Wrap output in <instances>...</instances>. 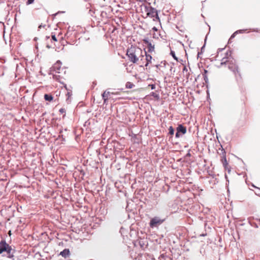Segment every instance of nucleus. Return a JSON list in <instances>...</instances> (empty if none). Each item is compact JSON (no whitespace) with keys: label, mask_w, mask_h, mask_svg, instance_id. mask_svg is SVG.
<instances>
[{"label":"nucleus","mask_w":260,"mask_h":260,"mask_svg":"<svg viewBox=\"0 0 260 260\" xmlns=\"http://www.w3.org/2000/svg\"><path fill=\"white\" fill-rule=\"evenodd\" d=\"M143 54V51L142 49L137 46H132L126 51V55L128 58V60L133 63L137 64L139 66H142L143 63L142 61Z\"/></svg>","instance_id":"obj_1"},{"label":"nucleus","mask_w":260,"mask_h":260,"mask_svg":"<svg viewBox=\"0 0 260 260\" xmlns=\"http://www.w3.org/2000/svg\"><path fill=\"white\" fill-rule=\"evenodd\" d=\"M220 64L221 66L225 65V66H227L230 70L232 71L235 74L237 80L242 79L241 75L235 60L229 58H223Z\"/></svg>","instance_id":"obj_2"},{"label":"nucleus","mask_w":260,"mask_h":260,"mask_svg":"<svg viewBox=\"0 0 260 260\" xmlns=\"http://www.w3.org/2000/svg\"><path fill=\"white\" fill-rule=\"evenodd\" d=\"M145 12L146 13V17H150L153 18V21L160 22V19L158 16L157 10L151 7L145 6Z\"/></svg>","instance_id":"obj_3"},{"label":"nucleus","mask_w":260,"mask_h":260,"mask_svg":"<svg viewBox=\"0 0 260 260\" xmlns=\"http://www.w3.org/2000/svg\"><path fill=\"white\" fill-rule=\"evenodd\" d=\"M12 250L11 247L5 241L0 242V254L6 252L8 257L12 258L14 256L13 254L11 252Z\"/></svg>","instance_id":"obj_4"},{"label":"nucleus","mask_w":260,"mask_h":260,"mask_svg":"<svg viewBox=\"0 0 260 260\" xmlns=\"http://www.w3.org/2000/svg\"><path fill=\"white\" fill-rule=\"evenodd\" d=\"M152 59V57L150 55L147 54L146 51H144V52H143V58H142V61L143 63H142V66L140 67L145 66L146 70H147L148 69V67L149 64L151 63Z\"/></svg>","instance_id":"obj_5"},{"label":"nucleus","mask_w":260,"mask_h":260,"mask_svg":"<svg viewBox=\"0 0 260 260\" xmlns=\"http://www.w3.org/2000/svg\"><path fill=\"white\" fill-rule=\"evenodd\" d=\"M52 70L55 72V73L61 74V72H63V71H66L62 67H61V63L60 61H57L56 63L54 64L53 67H52Z\"/></svg>","instance_id":"obj_6"},{"label":"nucleus","mask_w":260,"mask_h":260,"mask_svg":"<svg viewBox=\"0 0 260 260\" xmlns=\"http://www.w3.org/2000/svg\"><path fill=\"white\" fill-rule=\"evenodd\" d=\"M114 94H118V92H113L107 91H104L102 94V98L104 100V103L106 104L109 99H112L113 98L112 95Z\"/></svg>","instance_id":"obj_7"},{"label":"nucleus","mask_w":260,"mask_h":260,"mask_svg":"<svg viewBox=\"0 0 260 260\" xmlns=\"http://www.w3.org/2000/svg\"><path fill=\"white\" fill-rule=\"evenodd\" d=\"M47 40H49L51 41L50 44H47V47L48 48H54L56 46V42H57V39L55 35H51V38L50 37H46Z\"/></svg>","instance_id":"obj_8"},{"label":"nucleus","mask_w":260,"mask_h":260,"mask_svg":"<svg viewBox=\"0 0 260 260\" xmlns=\"http://www.w3.org/2000/svg\"><path fill=\"white\" fill-rule=\"evenodd\" d=\"M65 76L66 71H63V72H61V74L55 73L53 74V78L60 83H63V80L65 79Z\"/></svg>","instance_id":"obj_9"},{"label":"nucleus","mask_w":260,"mask_h":260,"mask_svg":"<svg viewBox=\"0 0 260 260\" xmlns=\"http://www.w3.org/2000/svg\"><path fill=\"white\" fill-rule=\"evenodd\" d=\"M220 160H221L225 170H227L228 171V172L230 173L231 172L230 167L229 166L228 162L227 161L225 151H224L222 153V156H221Z\"/></svg>","instance_id":"obj_10"},{"label":"nucleus","mask_w":260,"mask_h":260,"mask_svg":"<svg viewBox=\"0 0 260 260\" xmlns=\"http://www.w3.org/2000/svg\"><path fill=\"white\" fill-rule=\"evenodd\" d=\"M164 221V220L160 219L157 217H155L152 218L151 220H150V222L149 223L150 226L153 228L155 226H157L158 225L161 224Z\"/></svg>","instance_id":"obj_11"},{"label":"nucleus","mask_w":260,"mask_h":260,"mask_svg":"<svg viewBox=\"0 0 260 260\" xmlns=\"http://www.w3.org/2000/svg\"><path fill=\"white\" fill-rule=\"evenodd\" d=\"M186 133V127L183 126L182 124H179L178 126L177 127V132L176 133L175 136L176 138H179L180 133H181L182 134H185Z\"/></svg>","instance_id":"obj_12"},{"label":"nucleus","mask_w":260,"mask_h":260,"mask_svg":"<svg viewBox=\"0 0 260 260\" xmlns=\"http://www.w3.org/2000/svg\"><path fill=\"white\" fill-rule=\"evenodd\" d=\"M143 42L147 45L149 52L151 53L154 52V45L152 44V43L147 39H143Z\"/></svg>","instance_id":"obj_13"},{"label":"nucleus","mask_w":260,"mask_h":260,"mask_svg":"<svg viewBox=\"0 0 260 260\" xmlns=\"http://www.w3.org/2000/svg\"><path fill=\"white\" fill-rule=\"evenodd\" d=\"M59 254L64 258H67L70 256V251L69 249H64L63 251L60 252Z\"/></svg>","instance_id":"obj_14"},{"label":"nucleus","mask_w":260,"mask_h":260,"mask_svg":"<svg viewBox=\"0 0 260 260\" xmlns=\"http://www.w3.org/2000/svg\"><path fill=\"white\" fill-rule=\"evenodd\" d=\"M44 99L46 101L51 102L53 100V97L51 94H45L44 95Z\"/></svg>","instance_id":"obj_15"},{"label":"nucleus","mask_w":260,"mask_h":260,"mask_svg":"<svg viewBox=\"0 0 260 260\" xmlns=\"http://www.w3.org/2000/svg\"><path fill=\"white\" fill-rule=\"evenodd\" d=\"M134 86V84L130 82H127L126 83L125 87L126 88H132Z\"/></svg>","instance_id":"obj_16"},{"label":"nucleus","mask_w":260,"mask_h":260,"mask_svg":"<svg viewBox=\"0 0 260 260\" xmlns=\"http://www.w3.org/2000/svg\"><path fill=\"white\" fill-rule=\"evenodd\" d=\"M169 133L171 135H173L174 133V129L172 126H170L169 128Z\"/></svg>","instance_id":"obj_17"},{"label":"nucleus","mask_w":260,"mask_h":260,"mask_svg":"<svg viewBox=\"0 0 260 260\" xmlns=\"http://www.w3.org/2000/svg\"><path fill=\"white\" fill-rule=\"evenodd\" d=\"M151 95L153 96L154 98H155L156 99L158 100L159 98V95L155 92H151Z\"/></svg>","instance_id":"obj_18"},{"label":"nucleus","mask_w":260,"mask_h":260,"mask_svg":"<svg viewBox=\"0 0 260 260\" xmlns=\"http://www.w3.org/2000/svg\"><path fill=\"white\" fill-rule=\"evenodd\" d=\"M171 55L173 56V57L177 61H178V58L177 57H176V55H175V52L173 51H171Z\"/></svg>","instance_id":"obj_19"},{"label":"nucleus","mask_w":260,"mask_h":260,"mask_svg":"<svg viewBox=\"0 0 260 260\" xmlns=\"http://www.w3.org/2000/svg\"><path fill=\"white\" fill-rule=\"evenodd\" d=\"M59 111L61 114H64L66 113V110L63 108H61Z\"/></svg>","instance_id":"obj_20"},{"label":"nucleus","mask_w":260,"mask_h":260,"mask_svg":"<svg viewBox=\"0 0 260 260\" xmlns=\"http://www.w3.org/2000/svg\"><path fill=\"white\" fill-rule=\"evenodd\" d=\"M34 2V0H28L26 4L27 5H30L32 3H33Z\"/></svg>","instance_id":"obj_21"},{"label":"nucleus","mask_w":260,"mask_h":260,"mask_svg":"<svg viewBox=\"0 0 260 260\" xmlns=\"http://www.w3.org/2000/svg\"><path fill=\"white\" fill-rule=\"evenodd\" d=\"M67 96H68V99L70 98L72 95V94L70 92H68L67 94H66Z\"/></svg>","instance_id":"obj_22"},{"label":"nucleus","mask_w":260,"mask_h":260,"mask_svg":"<svg viewBox=\"0 0 260 260\" xmlns=\"http://www.w3.org/2000/svg\"><path fill=\"white\" fill-rule=\"evenodd\" d=\"M149 86L151 87V88L152 89H154L155 88V86L154 84H151V85H149Z\"/></svg>","instance_id":"obj_23"},{"label":"nucleus","mask_w":260,"mask_h":260,"mask_svg":"<svg viewBox=\"0 0 260 260\" xmlns=\"http://www.w3.org/2000/svg\"><path fill=\"white\" fill-rule=\"evenodd\" d=\"M152 29L154 31H157V29L156 27L154 26L153 28H152Z\"/></svg>","instance_id":"obj_24"},{"label":"nucleus","mask_w":260,"mask_h":260,"mask_svg":"<svg viewBox=\"0 0 260 260\" xmlns=\"http://www.w3.org/2000/svg\"><path fill=\"white\" fill-rule=\"evenodd\" d=\"M128 98H123V97H119L118 98V99H127Z\"/></svg>","instance_id":"obj_25"},{"label":"nucleus","mask_w":260,"mask_h":260,"mask_svg":"<svg viewBox=\"0 0 260 260\" xmlns=\"http://www.w3.org/2000/svg\"><path fill=\"white\" fill-rule=\"evenodd\" d=\"M5 0H0V4L4 3Z\"/></svg>","instance_id":"obj_26"},{"label":"nucleus","mask_w":260,"mask_h":260,"mask_svg":"<svg viewBox=\"0 0 260 260\" xmlns=\"http://www.w3.org/2000/svg\"><path fill=\"white\" fill-rule=\"evenodd\" d=\"M9 235H11V231H10L9 232Z\"/></svg>","instance_id":"obj_27"}]
</instances>
